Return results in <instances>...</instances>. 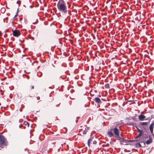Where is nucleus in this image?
I'll return each instance as SVG.
<instances>
[{"instance_id":"nucleus-1","label":"nucleus","mask_w":154,"mask_h":154,"mask_svg":"<svg viewBox=\"0 0 154 154\" xmlns=\"http://www.w3.org/2000/svg\"><path fill=\"white\" fill-rule=\"evenodd\" d=\"M114 126L112 128L109 129L107 132V134L109 137H115L117 140H119L121 143L123 145H126L128 142H131L132 140H125L123 138L119 137L120 131L121 130V125L118 123L116 122Z\"/></svg>"},{"instance_id":"nucleus-2","label":"nucleus","mask_w":154,"mask_h":154,"mask_svg":"<svg viewBox=\"0 0 154 154\" xmlns=\"http://www.w3.org/2000/svg\"><path fill=\"white\" fill-rule=\"evenodd\" d=\"M57 7L60 11L64 13L67 12V7L66 4L63 0H59L57 4Z\"/></svg>"},{"instance_id":"nucleus-3","label":"nucleus","mask_w":154,"mask_h":154,"mask_svg":"<svg viewBox=\"0 0 154 154\" xmlns=\"http://www.w3.org/2000/svg\"><path fill=\"white\" fill-rule=\"evenodd\" d=\"M8 142L5 137L0 133V146H6L7 145Z\"/></svg>"},{"instance_id":"nucleus-4","label":"nucleus","mask_w":154,"mask_h":154,"mask_svg":"<svg viewBox=\"0 0 154 154\" xmlns=\"http://www.w3.org/2000/svg\"><path fill=\"white\" fill-rule=\"evenodd\" d=\"M13 36L16 37L19 36L21 34L20 31L17 29L13 31Z\"/></svg>"},{"instance_id":"nucleus-5","label":"nucleus","mask_w":154,"mask_h":154,"mask_svg":"<svg viewBox=\"0 0 154 154\" xmlns=\"http://www.w3.org/2000/svg\"><path fill=\"white\" fill-rule=\"evenodd\" d=\"M145 116L142 115H140L138 116L139 119L140 121L147 120L148 119V118L145 119Z\"/></svg>"},{"instance_id":"nucleus-6","label":"nucleus","mask_w":154,"mask_h":154,"mask_svg":"<svg viewBox=\"0 0 154 154\" xmlns=\"http://www.w3.org/2000/svg\"><path fill=\"white\" fill-rule=\"evenodd\" d=\"M137 129L138 132H139V134L136 137V138L138 139V138L140 137L143 134V131L142 130L139 129L138 128L136 127Z\"/></svg>"},{"instance_id":"nucleus-7","label":"nucleus","mask_w":154,"mask_h":154,"mask_svg":"<svg viewBox=\"0 0 154 154\" xmlns=\"http://www.w3.org/2000/svg\"><path fill=\"white\" fill-rule=\"evenodd\" d=\"M94 100L96 103H100L102 102L100 99L98 97H96L94 99Z\"/></svg>"},{"instance_id":"nucleus-8","label":"nucleus","mask_w":154,"mask_h":154,"mask_svg":"<svg viewBox=\"0 0 154 154\" xmlns=\"http://www.w3.org/2000/svg\"><path fill=\"white\" fill-rule=\"evenodd\" d=\"M152 137H151L149 136V140H146V143L147 145L149 144L152 142Z\"/></svg>"},{"instance_id":"nucleus-9","label":"nucleus","mask_w":154,"mask_h":154,"mask_svg":"<svg viewBox=\"0 0 154 154\" xmlns=\"http://www.w3.org/2000/svg\"><path fill=\"white\" fill-rule=\"evenodd\" d=\"M153 127L154 126L152 125H150L149 127V128L150 130V132L152 134L153 133Z\"/></svg>"},{"instance_id":"nucleus-10","label":"nucleus","mask_w":154,"mask_h":154,"mask_svg":"<svg viewBox=\"0 0 154 154\" xmlns=\"http://www.w3.org/2000/svg\"><path fill=\"white\" fill-rule=\"evenodd\" d=\"M140 125H147V122H140Z\"/></svg>"},{"instance_id":"nucleus-11","label":"nucleus","mask_w":154,"mask_h":154,"mask_svg":"<svg viewBox=\"0 0 154 154\" xmlns=\"http://www.w3.org/2000/svg\"><path fill=\"white\" fill-rule=\"evenodd\" d=\"M92 138H90L88 140V146H89L90 145V144L91 143V142L92 141Z\"/></svg>"},{"instance_id":"nucleus-12","label":"nucleus","mask_w":154,"mask_h":154,"mask_svg":"<svg viewBox=\"0 0 154 154\" xmlns=\"http://www.w3.org/2000/svg\"><path fill=\"white\" fill-rule=\"evenodd\" d=\"M136 146L137 147L139 148L141 147V144L140 143H137L136 144Z\"/></svg>"},{"instance_id":"nucleus-13","label":"nucleus","mask_w":154,"mask_h":154,"mask_svg":"<svg viewBox=\"0 0 154 154\" xmlns=\"http://www.w3.org/2000/svg\"><path fill=\"white\" fill-rule=\"evenodd\" d=\"M105 87L106 88H110L109 85V84H106L105 85Z\"/></svg>"},{"instance_id":"nucleus-14","label":"nucleus","mask_w":154,"mask_h":154,"mask_svg":"<svg viewBox=\"0 0 154 154\" xmlns=\"http://www.w3.org/2000/svg\"><path fill=\"white\" fill-rule=\"evenodd\" d=\"M88 131V129L85 128V130L83 132V134H86Z\"/></svg>"},{"instance_id":"nucleus-15","label":"nucleus","mask_w":154,"mask_h":154,"mask_svg":"<svg viewBox=\"0 0 154 154\" xmlns=\"http://www.w3.org/2000/svg\"><path fill=\"white\" fill-rule=\"evenodd\" d=\"M129 124V125H131L133 126H135V125H136L135 123H134L133 122H131Z\"/></svg>"},{"instance_id":"nucleus-16","label":"nucleus","mask_w":154,"mask_h":154,"mask_svg":"<svg viewBox=\"0 0 154 154\" xmlns=\"http://www.w3.org/2000/svg\"><path fill=\"white\" fill-rule=\"evenodd\" d=\"M5 8H2L1 9V11L2 13H4L5 11Z\"/></svg>"},{"instance_id":"nucleus-17","label":"nucleus","mask_w":154,"mask_h":154,"mask_svg":"<svg viewBox=\"0 0 154 154\" xmlns=\"http://www.w3.org/2000/svg\"><path fill=\"white\" fill-rule=\"evenodd\" d=\"M20 3H21V1L20 0H18L17 2V3L19 4V5H18L19 7L20 5Z\"/></svg>"},{"instance_id":"nucleus-18","label":"nucleus","mask_w":154,"mask_h":154,"mask_svg":"<svg viewBox=\"0 0 154 154\" xmlns=\"http://www.w3.org/2000/svg\"><path fill=\"white\" fill-rule=\"evenodd\" d=\"M25 124L26 125H27V126L29 127V124L27 122H25Z\"/></svg>"},{"instance_id":"nucleus-19","label":"nucleus","mask_w":154,"mask_h":154,"mask_svg":"<svg viewBox=\"0 0 154 154\" xmlns=\"http://www.w3.org/2000/svg\"><path fill=\"white\" fill-rule=\"evenodd\" d=\"M96 143H97V142L96 141L94 140V141H93V143L94 144H96Z\"/></svg>"},{"instance_id":"nucleus-20","label":"nucleus","mask_w":154,"mask_h":154,"mask_svg":"<svg viewBox=\"0 0 154 154\" xmlns=\"http://www.w3.org/2000/svg\"><path fill=\"white\" fill-rule=\"evenodd\" d=\"M152 125L154 126V121L152 122V123L151 124Z\"/></svg>"},{"instance_id":"nucleus-21","label":"nucleus","mask_w":154,"mask_h":154,"mask_svg":"<svg viewBox=\"0 0 154 154\" xmlns=\"http://www.w3.org/2000/svg\"><path fill=\"white\" fill-rule=\"evenodd\" d=\"M37 99L38 100H39L40 99V97H37Z\"/></svg>"},{"instance_id":"nucleus-22","label":"nucleus","mask_w":154,"mask_h":154,"mask_svg":"<svg viewBox=\"0 0 154 154\" xmlns=\"http://www.w3.org/2000/svg\"><path fill=\"white\" fill-rule=\"evenodd\" d=\"M31 88L32 89H33L34 88V87L33 86H32Z\"/></svg>"},{"instance_id":"nucleus-23","label":"nucleus","mask_w":154,"mask_h":154,"mask_svg":"<svg viewBox=\"0 0 154 154\" xmlns=\"http://www.w3.org/2000/svg\"><path fill=\"white\" fill-rule=\"evenodd\" d=\"M98 96L99 97H101V95H99Z\"/></svg>"},{"instance_id":"nucleus-24","label":"nucleus","mask_w":154,"mask_h":154,"mask_svg":"<svg viewBox=\"0 0 154 154\" xmlns=\"http://www.w3.org/2000/svg\"><path fill=\"white\" fill-rule=\"evenodd\" d=\"M21 125H20V126H19V127H20V128H21Z\"/></svg>"}]
</instances>
